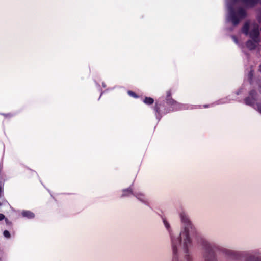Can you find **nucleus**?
<instances>
[{
	"instance_id": "nucleus-1",
	"label": "nucleus",
	"mask_w": 261,
	"mask_h": 261,
	"mask_svg": "<svg viewBox=\"0 0 261 261\" xmlns=\"http://www.w3.org/2000/svg\"><path fill=\"white\" fill-rule=\"evenodd\" d=\"M172 261H192L190 250L192 247V239L189 237L187 229L180 237H171Z\"/></svg>"
},
{
	"instance_id": "nucleus-2",
	"label": "nucleus",
	"mask_w": 261,
	"mask_h": 261,
	"mask_svg": "<svg viewBox=\"0 0 261 261\" xmlns=\"http://www.w3.org/2000/svg\"><path fill=\"white\" fill-rule=\"evenodd\" d=\"M242 32L246 35H249L252 39L246 42V46L249 50L255 49L260 41L258 25L256 23H245L242 28Z\"/></svg>"
},
{
	"instance_id": "nucleus-3",
	"label": "nucleus",
	"mask_w": 261,
	"mask_h": 261,
	"mask_svg": "<svg viewBox=\"0 0 261 261\" xmlns=\"http://www.w3.org/2000/svg\"><path fill=\"white\" fill-rule=\"evenodd\" d=\"M227 7L229 11L227 20L231 21L234 25H237L241 19L246 17V13L244 9L240 8L237 12L235 13L231 6L228 5Z\"/></svg>"
},
{
	"instance_id": "nucleus-4",
	"label": "nucleus",
	"mask_w": 261,
	"mask_h": 261,
	"mask_svg": "<svg viewBox=\"0 0 261 261\" xmlns=\"http://www.w3.org/2000/svg\"><path fill=\"white\" fill-rule=\"evenodd\" d=\"M180 219L181 221L185 223V226L184 229L180 232L179 234H170V239H171L172 236H178L180 237L181 234L186 231L187 229V231H188V233L189 235V237L191 238V236H192L195 232V229L194 227L191 225L190 223L189 219L187 215L185 213H181L180 215ZM191 239V238H190Z\"/></svg>"
},
{
	"instance_id": "nucleus-5",
	"label": "nucleus",
	"mask_w": 261,
	"mask_h": 261,
	"mask_svg": "<svg viewBox=\"0 0 261 261\" xmlns=\"http://www.w3.org/2000/svg\"><path fill=\"white\" fill-rule=\"evenodd\" d=\"M204 252L203 254L204 261H217L213 251L214 246L209 243H205L204 245Z\"/></svg>"
},
{
	"instance_id": "nucleus-6",
	"label": "nucleus",
	"mask_w": 261,
	"mask_h": 261,
	"mask_svg": "<svg viewBox=\"0 0 261 261\" xmlns=\"http://www.w3.org/2000/svg\"><path fill=\"white\" fill-rule=\"evenodd\" d=\"M221 251L226 256L233 259H238L240 255L239 252L230 249L222 248Z\"/></svg>"
},
{
	"instance_id": "nucleus-7",
	"label": "nucleus",
	"mask_w": 261,
	"mask_h": 261,
	"mask_svg": "<svg viewBox=\"0 0 261 261\" xmlns=\"http://www.w3.org/2000/svg\"><path fill=\"white\" fill-rule=\"evenodd\" d=\"M255 95L254 91H251L250 93V97L245 99V102L246 105L252 106L256 101L254 96Z\"/></svg>"
},
{
	"instance_id": "nucleus-8",
	"label": "nucleus",
	"mask_w": 261,
	"mask_h": 261,
	"mask_svg": "<svg viewBox=\"0 0 261 261\" xmlns=\"http://www.w3.org/2000/svg\"><path fill=\"white\" fill-rule=\"evenodd\" d=\"M22 215L23 217H27L29 219H32L35 217L34 214L29 211H23L22 212Z\"/></svg>"
},
{
	"instance_id": "nucleus-9",
	"label": "nucleus",
	"mask_w": 261,
	"mask_h": 261,
	"mask_svg": "<svg viewBox=\"0 0 261 261\" xmlns=\"http://www.w3.org/2000/svg\"><path fill=\"white\" fill-rule=\"evenodd\" d=\"M132 194H134L133 192V189L131 187L123 190L122 197L129 196Z\"/></svg>"
},
{
	"instance_id": "nucleus-10",
	"label": "nucleus",
	"mask_w": 261,
	"mask_h": 261,
	"mask_svg": "<svg viewBox=\"0 0 261 261\" xmlns=\"http://www.w3.org/2000/svg\"><path fill=\"white\" fill-rule=\"evenodd\" d=\"M247 261H261V258L255 257L254 254H248L247 257Z\"/></svg>"
},
{
	"instance_id": "nucleus-11",
	"label": "nucleus",
	"mask_w": 261,
	"mask_h": 261,
	"mask_svg": "<svg viewBox=\"0 0 261 261\" xmlns=\"http://www.w3.org/2000/svg\"><path fill=\"white\" fill-rule=\"evenodd\" d=\"M134 195L141 202L146 203L145 196L142 193H135Z\"/></svg>"
},
{
	"instance_id": "nucleus-12",
	"label": "nucleus",
	"mask_w": 261,
	"mask_h": 261,
	"mask_svg": "<svg viewBox=\"0 0 261 261\" xmlns=\"http://www.w3.org/2000/svg\"><path fill=\"white\" fill-rule=\"evenodd\" d=\"M4 181L0 179V198L4 196Z\"/></svg>"
},
{
	"instance_id": "nucleus-13",
	"label": "nucleus",
	"mask_w": 261,
	"mask_h": 261,
	"mask_svg": "<svg viewBox=\"0 0 261 261\" xmlns=\"http://www.w3.org/2000/svg\"><path fill=\"white\" fill-rule=\"evenodd\" d=\"M143 101L146 104L151 105L153 103L154 100L151 97H145Z\"/></svg>"
},
{
	"instance_id": "nucleus-14",
	"label": "nucleus",
	"mask_w": 261,
	"mask_h": 261,
	"mask_svg": "<svg viewBox=\"0 0 261 261\" xmlns=\"http://www.w3.org/2000/svg\"><path fill=\"white\" fill-rule=\"evenodd\" d=\"M167 102L170 105H179L176 101L170 98L167 99Z\"/></svg>"
},
{
	"instance_id": "nucleus-15",
	"label": "nucleus",
	"mask_w": 261,
	"mask_h": 261,
	"mask_svg": "<svg viewBox=\"0 0 261 261\" xmlns=\"http://www.w3.org/2000/svg\"><path fill=\"white\" fill-rule=\"evenodd\" d=\"M5 237L9 238L11 236L10 232L8 230H5L3 232Z\"/></svg>"
},
{
	"instance_id": "nucleus-16",
	"label": "nucleus",
	"mask_w": 261,
	"mask_h": 261,
	"mask_svg": "<svg viewBox=\"0 0 261 261\" xmlns=\"http://www.w3.org/2000/svg\"><path fill=\"white\" fill-rule=\"evenodd\" d=\"M5 220L7 225L9 226L10 227H11L12 226V222L10 221L7 218H5Z\"/></svg>"
},
{
	"instance_id": "nucleus-17",
	"label": "nucleus",
	"mask_w": 261,
	"mask_h": 261,
	"mask_svg": "<svg viewBox=\"0 0 261 261\" xmlns=\"http://www.w3.org/2000/svg\"><path fill=\"white\" fill-rule=\"evenodd\" d=\"M128 93L129 95H130L134 97H137V96L136 95V94L133 91H128Z\"/></svg>"
},
{
	"instance_id": "nucleus-18",
	"label": "nucleus",
	"mask_w": 261,
	"mask_h": 261,
	"mask_svg": "<svg viewBox=\"0 0 261 261\" xmlns=\"http://www.w3.org/2000/svg\"><path fill=\"white\" fill-rule=\"evenodd\" d=\"M253 71L252 70H251L249 73V75H248V76H249V79L250 80H251L252 76H253Z\"/></svg>"
},
{
	"instance_id": "nucleus-19",
	"label": "nucleus",
	"mask_w": 261,
	"mask_h": 261,
	"mask_svg": "<svg viewBox=\"0 0 261 261\" xmlns=\"http://www.w3.org/2000/svg\"><path fill=\"white\" fill-rule=\"evenodd\" d=\"M164 225H165V227H166V228L169 229L170 227L169 223L165 220L164 221Z\"/></svg>"
},
{
	"instance_id": "nucleus-20",
	"label": "nucleus",
	"mask_w": 261,
	"mask_h": 261,
	"mask_svg": "<svg viewBox=\"0 0 261 261\" xmlns=\"http://www.w3.org/2000/svg\"><path fill=\"white\" fill-rule=\"evenodd\" d=\"M5 219V216L3 214H0V221Z\"/></svg>"
},
{
	"instance_id": "nucleus-21",
	"label": "nucleus",
	"mask_w": 261,
	"mask_h": 261,
	"mask_svg": "<svg viewBox=\"0 0 261 261\" xmlns=\"http://www.w3.org/2000/svg\"><path fill=\"white\" fill-rule=\"evenodd\" d=\"M3 115L5 116V117H11L12 116V115L10 113L9 114H3Z\"/></svg>"
},
{
	"instance_id": "nucleus-22",
	"label": "nucleus",
	"mask_w": 261,
	"mask_h": 261,
	"mask_svg": "<svg viewBox=\"0 0 261 261\" xmlns=\"http://www.w3.org/2000/svg\"><path fill=\"white\" fill-rule=\"evenodd\" d=\"M232 39L234 40V41L236 42V43L237 44L238 43V40H237V38L235 36H232Z\"/></svg>"
},
{
	"instance_id": "nucleus-23",
	"label": "nucleus",
	"mask_w": 261,
	"mask_h": 261,
	"mask_svg": "<svg viewBox=\"0 0 261 261\" xmlns=\"http://www.w3.org/2000/svg\"><path fill=\"white\" fill-rule=\"evenodd\" d=\"M6 200L3 199L2 200V202H0V206H1L2 205L4 204V203L6 202Z\"/></svg>"
},
{
	"instance_id": "nucleus-24",
	"label": "nucleus",
	"mask_w": 261,
	"mask_h": 261,
	"mask_svg": "<svg viewBox=\"0 0 261 261\" xmlns=\"http://www.w3.org/2000/svg\"><path fill=\"white\" fill-rule=\"evenodd\" d=\"M171 95V92L170 91H168L167 92V97L170 98Z\"/></svg>"
},
{
	"instance_id": "nucleus-25",
	"label": "nucleus",
	"mask_w": 261,
	"mask_h": 261,
	"mask_svg": "<svg viewBox=\"0 0 261 261\" xmlns=\"http://www.w3.org/2000/svg\"><path fill=\"white\" fill-rule=\"evenodd\" d=\"M258 110L261 113V106H258Z\"/></svg>"
},
{
	"instance_id": "nucleus-26",
	"label": "nucleus",
	"mask_w": 261,
	"mask_h": 261,
	"mask_svg": "<svg viewBox=\"0 0 261 261\" xmlns=\"http://www.w3.org/2000/svg\"><path fill=\"white\" fill-rule=\"evenodd\" d=\"M102 85H103V86L104 87L106 86V85L104 84V83H102Z\"/></svg>"
},
{
	"instance_id": "nucleus-27",
	"label": "nucleus",
	"mask_w": 261,
	"mask_h": 261,
	"mask_svg": "<svg viewBox=\"0 0 261 261\" xmlns=\"http://www.w3.org/2000/svg\"><path fill=\"white\" fill-rule=\"evenodd\" d=\"M156 111H158V109L157 108H155Z\"/></svg>"
},
{
	"instance_id": "nucleus-28",
	"label": "nucleus",
	"mask_w": 261,
	"mask_h": 261,
	"mask_svg": "<svg viewBox=\"0 0 261 261\" xmlns=\"http://www.w3.org/2000/svg\"><path fill=\"white\" fill-rule=\"evenodd\" d=\"M0 261H1V258H0Z\"/></svg>"
}]
</instances>
